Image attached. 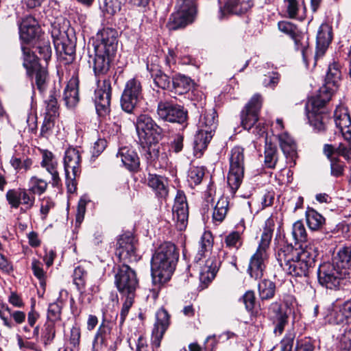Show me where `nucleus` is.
Returning a JSON list of instances; mask_svg holds the SVG:
<instances>
[{
	"label": "nucleus",
	"mask_w": 351,
	"mask_h": 351,
	"mask_svg": "<svg viewBox=\"0 0 351 351\" xmlns=\"http://www.w3.org/2000/svg\"><path fill=\"white\" fill-rule=\"evenodd\" d=\"M244 176L243 149L234 147L230 156V169L228 175V184L232 193L239 188Z\"/></svg>",
	"instance_id": "6e6552de"
},
{
	"label": "nucleus",
	"mask_w": 351,
	"mask_h": 351,
	"mask_svg": "<svg viewBox=\"0 0 351 351\" xmlns=\"http://www.w3.org/2000/svg\"><path fill=\"white\" fill-rule=\"evenodd\" d=\"M117 47V32L115 29L104 28L97 33L93 61V71L97 77L105 75L110 70Z\"/></svg>",
	"instance_id": "f257e3e1"
},
{
	"label": "nucleus",
	"mask_w": 351,
	"mask_h": 351,
	"mask_svg": "<svg viewBox=\"0 0 351 351\" xmlns=\"http://www.w3.org/2000/svg\"><path fill=\"white\" fill-rule=\"evenodd\" d=\"M173 220L179 231L185 230L188 224L189 207L185 194L178 191L172 208Z\"/></svg>",
	"instance_id": "2eb2a0df"
},
{
	"label": "nucleus",
	"mask_w": 351,
	"mask_h": 351,
	"mask_svg": "<svg viewBox=\"0 0 351 351\" xmlns=\"http://www.w3.org/2000/svg\"><path fill=\"white\" fill-rule=\"evenodd\" d=\"M330 264L344 275H348V270L351 268V249L348 247H341L334 255Z\"/></svg>",
	"instance_id": "b1692460"
},
{
	"label": "nucleus",
	"mask_w": 351,
	"mask_h": 351,
	"mask_svg": "<svg viewBox=\"0 0 351 351\" xmlns=\"http://www.w3.org/2000/svg\"><path fill=\"white\" fill-rule=\"evenodd\" d=\"M275 255L280 266L287 274L293 276L306 277L310 273L308 264L298 256V250L292 244L281 246Z\"/></svg>",
	"instance_id": "39448f33"
},
{
	"label": "nucleus",
	"mask_w": 351,
	"mask_h": 351,
	"mask_svg": "<svg viewBox=\"0 0 351 351\" xmlns=\"http://www.w3.org/2000/svg\"><path fill=\"white\" fill-rule=\"evenodd\" d=\"M21 50L23 52V66L26 69L28 75H31L32 69H36L40 64L38 62V58L32 51L30 48L24 44L21 45Z\"/></svg>",
	"instance_id": "c9c22d12"
},
{
	"label": "nucleus",
	"mask_w": 351,
	"mask_h": 351,
	"mask_svg": "<svg viewBox=\"0 0 351 351\" xmlns=\"http://www.w3.org/2000/svg\"><path fill=\"white\" fill-rule=\"evenodd\" d=\"M229 202L227 197H221L215 206L213 219L215 221L221 222L224 220L228 210Z\"/></svg>",
	"instance_id": "ea45409f"
},
{
	"label": "nucleus",
	"mask_w": 351,
	"mask_h": 351,
	"mask_svg": "<svg viewBox=\"0 0 351 351\" xmlns=\"http://www.w3.org/2000/svg\"><path fill=\"white\" fill-rule=\"evenodd\" d=\"M179 258L174 244L165 242L154 253L151 261V272L154 284H163L171 277Z\"/></svg>",
	"instance_id": "f03ea898"
},
{
	"label": "nucleus",
	"mask_w": 351,
	"mask_h": 351,
	"mask_svg": "<svg viewBox=\"0 0 351 351\" xmlns=\"http://www.w3.org/2000/svg\"><path fill=\"white\" fill-rule=\"evenodd\" d=\"M156 317V322L152 330V344L156 348H158L160 340L169 326V315L165 308H161L157 311Z\"/></svg>",
	"instance_id": "412c9836"
},
{
	"label": "nucleus",
	"mask_w": 351,
	"mask_h": 351,
	"mask_svg": "<svg viewBox=\"0 0 351 351\" xmlns=\"http://www.w3.org/2000/svg\"><path fill=\"white\" fill-rule=\"evenodd\" d=\"M42 160L40 166L44 168L51 176V185L58 187L61 185V178L58 171V162L54 154L47 149L41 151Z\"/></svg>",
	"instance_id": "aec40b11"
},
{
	"label": "nucleus",
	"mask_w": 351,
	"mask_h": 351,
	"mask_svg": "<svg viewBox=\"0 0 351 351\" xmlns=\"http://www.w3.org/2000/svg\"><path fill=\"white\" fill-rule=\"evenodd\" d=\"M116 254L124 263L136 262L140 256L136 253V241L132 235L121 236L117 241Z\"/></svg>",
	"instance_id": "dca6fc26"
},
{
	"label": "nucleus",
	"mask_w": 351,
	"mask_h": 351,
	"mask_svg": "<svg viewBox=\"0 0 351 351\" xmlns=\"http://www.w3.org/2000/svg\"><path fill=\"white\" fill-rule=\"evenodd\" d=\"M346 276L337 269L330 262L324 263L320 265L317 270V278L319 284L326 289H337L341 280Z\"/></svg>",
	"instance_id": "4468645a"
},
{
	"label": "nucleus",
	"mask_w": 351,
	"mask_h": 351,
	"mask_svg": "<svg viewBox=\"0 0 351 351\" xmlns=\"http://www.w3.org/2000/svg\"><path fill=\"white\" fill-rule=\"evenodd\" d=\"M332 40L331 31L327 25H322L317 35V44L328 46Z\"/></svg>",
	"instance_id": "4d7b16f0"
},
{
	"label": "nucleus",
	"mask_w": 351,
	"mask_h": 351,
	"mask_svg": "<svg viewBox=\"0 0 351 351\" xmlns=\"http://www.w3.org/2000/svg\"><path fill=\"white\" fill-rule=\"evenodd\" d=\"M274 227V219L268 218L265 221V225L258 248L250 260L247 271L250 276L256 280L260 279L263 276L265 262L269 257L267 251L272 238Z\"/></svg>",
	"instance_id": "7ed1b4c3"
},
{
	"label": "nucleus",
	"mask_w": 351,
	"mask_h": 351,
	"mask_svg": "<svg viewBox=\"0 0 351 351\" xmlns=\"http://www.w3.org/2000/svg\"><path fill=\"white\" fill-rule=\"evenodd\" d=\"M278 29L291 37L293 35L296 34V32L298 30L297 27L294 25L292 23L287 21H282L278 23Z\"/></svg>",
	"instance_id": "e2e57ef3"
},
{
	"label": "nucleus",
	"mask_w": 351,
	"mask_h": 351,
	"mask_svg": "<svg viewBox=\"0 0 351 351\" xmlns=\"http://www.w3.org/2000/svg\"><path fill=\"white\" fill-rule=\"evenodd\" d=\"M6 199L12 208H18L21 204L20 189L9 190L6 193Z\"/></svg>",
	"instance_id": "0e129e2a"
},
{
	"label": "nucleus",
	"mask_w": 351,
	"mask_h": 351,
	"mask_svg": "<svg viewBox=\"0 0 351 351\" xmlns=\"http://www.w3.org/2000/svg\"><path fill=\"white\" fill-rule=\"evenodd\" d=\"M40 27L36 20L28 16L23 19L19 27L20 38L23 44H28L33 40L39 34Z\"/></svg>",
	"instance_id": "4be33fe9"
},
{
	"label": "nucleus",
	"mask_w": 351,
	"mask_h": 351,
	"mask_svg": "<svg viewBox=\"0 0 351 351\" xmlns=\"http://www.w3.org/2000/svg\"><path fill=\"white\" fill-rule=\"evenodd\" d=\"M298 254L304 263L308 264V268L311 269L315 264V258L318 256V250L314 245L309 244L300 251L298 250Z\"/></svg>",
	"instance_id": "e433bc0d"
},
{
	"label": "nucleus",
	"mask_w": 351,
	"mask_h": 351,
	"mask_svg": "<svg viewBox=\"0 0 351 351\" xmlns=\"http://www.w3.org/2000/svg\"><path fill=\"white\" fill-rule=\"evenodd\" d=\"M225 243L230 248L239 249L242 245L240 233L233 231L228 234L225 238Z\"/></svg>",
	"instance_id": "13d9d810"
},
{
	"label": "nucleus",
	"mask_w": 351,
	"mask_h": 351,
	"mask_svg": "<svg viewBox=\"0 0 351 351\" xmlns=\"http://www.w3.org/2000/svg\"><path fill=\"white\" fill-rule=\"evenodd\" d=\"M64 174L67 189L69 192L75 190V179L81 172V156L77 149L69 148L63 159Z\"/></svg>",
	"instance_id": "9d476101"
},
{
	"label": "nucleus",
	"mask_w": 351,
	"mask_h": 351,
	"mask_svg": "<svg viewBox=\"0 0 351 351\" xmlns=\"http://www.w3.org/2000/svg\"><path fill=\"white\" fill-rule=\"evenodd\" d=\"M204 176V169L203 167H193L188 173V182L192 185H197L200 184Z\"/></svg>",
	"instance_id": "5fc2aeb1"
},
{
	"label": "nucleus",
	"mask_w": 351,
	"mask_h": 351,
	"mask_svg": "<svg viewBox=\"0 0 351 351\" xmlns=\"http://www.w3.org/2000/svg\"><path fill=\"white\" fill-rule=\"evenodd\" d=\"M326 114L324 113H307L310 124L317 131L325 130Z\"/></svg>",
	"instance_id": "de8ad7c7"
},
{
	"label": "nucleus",
	"mask_w": 351,
	"mask_h": 351,
	"mask_svg": "<svg viewBox=\"0 0 351 351\" xmlns=\"http://www.w3.org/2000/svg\"><path fill=\"white\" fill-rule=\"evenodd\" d=\"M152 121V117L147 114H143L138 117L136 122V129L138 137L146 136L145 131L147 130Z\"/></svg>",
	"instance_id": "09e8293b"
},
{
	"label": "nucleus",
	"mask_w": 351,
	"mask_h": 351,
	"mask_svg": "<svg viewBox=\"0 0 351 351\" xmlns=\"http://www.w3.org/2000/svg\"><path fill=\"white\" fill-rule=\"evenodd\" d=\"M314 348L311 339L306 337L297 341L295 351H313Z\"/></svg>",
	"instance_id": "69168bd1"
},
{
	"label": "nucleus",
	"mask_w": 351,
	"mask_h": 351,
	"mask_svg": "<svg viewBox=\"0 0 351 351\" xmlns=\"http://www.w3.org/2000/svg\"><path fill=\"white\" fill-rule=\"evenodd\" d=\"M33 72L36 73V84L37 88L40 92H43L46 88L48 72L46 68L41 64L36 69H32L31 74Z\"/></svg>",
	"instance_id": "a18cd8bd"
},
{
	"label": "nucleus",
	"mask_w": 351,
	"mask_h": 351,
	"mask_svg": "<svg viewBox=\"0 0 351 351\" xmlns=\"http://www.w3.org/2000/svg\"><path fill=\"white\" fill-rule=\"evenodd\" d=\"M58 93L55 89L50 90L49 98L45 100L46 115L56 117L58 114Z\"/></svg>",
	"instance_id": "c03bdc74"
},
{
	"label": "nucleus",
	"mask_w": 351,
	"mask_h": 351,
	"mask_svg": "<svg viewBox=\"0 0 351 351\" xmlns=\"http://www.w3.org/2000/svg\"><path fill=\"white\" fill-rule=\"evenodd\" d=\"M306 219L308 226L313 230L319 229L325 221L324 217L313 208L306 210Z\"/></svg>",
	"instance_id": "a19ab883"
},
{
	"label": "nucleus",
	"mask_w": 351,
	"mask_h": 351,
	"mask_svg": "<svg viewBox=\"0 0 351 351\" xmlns=\"http://www.w3.org/2000/svg\"><path fill=\"white\" fill-rule=\"evenodd\" d=\"M278 160L277 149L271 144H266L265 150V165L268 168H274Z\"/></svg>",
	"instance_id": "49530a36"
},
{
	"label": "nucleus",
	"mask_w": 351,
	"mask_h": 351,
	"mask_svg": "<svg viewBox=\"0 0 351 351\" xmlns=\"http://www.w3.org/2000/svg\"><path fill=\"white\" fill-rule=\"evenodd\" d=\"M68 295L67 291L62 289L60 291L59 297L56 302L51 303L49 305L47 311L48 322H54L60 319L61 315L62 306L64 300Z\"/></svg>",
	"instance_id": "473e14b6"
},
{
	"label": "nucleus",
	"mask_w": 351,
	"mask_h": 351,
	"mask_svg": "<svg viewBox=\"0 0 351 351\" xmlns=\"http://www.w3.org/2000/svg\"><path fill=\"white\" fill-rule=\"evenodd\" d=\"M337 63L329 65L326 76L325 84L322 87V92L335 93L341 80V72Z\"/></svg>",
	"instance_id": "bb28decb"
},
{
	"label": "nucleus",
	"mask_w": 351,
	"mask_h": 351,
	"mask_svg": "<svg viewBox=\"0 0 351 351\" xmlns=\"http://www.w3.org/2000/svg\"><path fill=\"white\" fill-rule=\"evenodd\" d=\"M334 121L339 132L349 144L348 148L345 145L340 144L337 147V151L346 160H349L351 159V120L347 108L343 106H337L334 112Z\"/></svg>",
	"instance_id": "0eeeda50"
},
{
	"label": "nucleus",
	"mask_w": 351,
	"mask_h": 351,
	"mask_svg": "<svg viewBox=\"0 0 351 351\" xmlns=\"http://www.w3.org/2000/svg\"><path fill=\"white\" fill-rule=\"evenodd\" d=\"M261 97L254 95L241 112V125L244 129L250 130L258 119V112L261 108Z\"/></svg>",
	"instance_id": "6ab92c4d"
},
{
	"label": "nucleus",
	"mask_w": 351,
	"mask_h": 351,
	"mask_svg": "<svg viewBox=\"0 0 351 351\" xmlns=\"http://www.w3.org/2000/svg\"><path fill=\"white\" fill-rule=\"evenodd\" d=\"M125 300L124 303L123 304V306H122V308H121V313H120V324H122L124 322V321L128 314L130 308H131V306L133 304L134 298L135 296H125Z\"/></svg>",
	"instance_id": "338daca9"
},
{
	"label": "nucleus",
	"mask_w": 351,
	"mask_h": 351,
	"mask_svg": "<svg viewBox=\"0 0 351 351\" xmlns=\"http://www.w3.org/2000/svg\"><path fill=\"white\" fill-rule=\"evenodd\" d=\"M51 36L57 52L60 55L67 56L68 58H65L69 62L72 61L74 59L75 46L74 43L68 38L66 32L54 27L51 30Z\"/></svg>",
	"instance_id": "a211bd4d"
},
{
	"label": "nucleus",
	"mask_w": 351,
	"mask_h": 351,
	"mask_svg": "<svg viewBox=\"0 0 351 351\" xmlns=\"http://www.w3.org/2000/svg\"><path fill=\"white\" fill-rule=\"evenodd\" d=\"M191 82V80L189 77L182 75H176L172 78L170 90L178 95H182L189 90Z\"/></svg>",
	"instance_id": "f704fd0d"
},
{
	"label": "nucleus",
	"mask_w": 351,
	"mask_h": 351,
	"mask_svg": "<svg viewBox=\"0 0 351 351\" xmlns=\"http://www.w3.org/2000/svg\"><path fill=\"white\" fill-rule=\"evenodd\" d=\"M81 332L80 328L73 326L70 331V335L68 336L67 339L71 348L73 350H77L80 341Z\"/></svg>",
	"instance_id": "052dcab7"
},
{
	"label": "nucleus",
	"mask_w": 351,
	"mask_h": 351,
	"mask_svg": "<svg viewBox=\"0 0 351 351\" xmlns=\"http://www.w3.org/2000/svg\"><path fill=\"white\" fill-rule=\"evenodd\" d=\"M100 8L104 14L112 16L121 10V3L118 0H103Z\"/></svg>",
	"instance_id": "6e6d98bb"
},
{
	"label": "nucleus",
	"mask_w": 351,
	"mask_h": 351,
	"mask_svg": "<svg viewBox=\"0 0 351 351\" xmlns=\"http://www.w3.org/2000/svg\"><path fill=\"white\" fill-rule=\"evenodd\" d=\"M280 146L283 152L287 162L290 164V167L295 165L297 158L296 145L292 138L286 132L278 135Z\"/></svg>",
	"instance_id": "5701e85b"
},
{
	"label": "nucleus",
	"mask_w": 351,
	"mask_h": 351,
	"mask_svg": "<svg viewBox=\"0 0 351 351\" xmlns=\"http://www.w3.org/2000/svg\"><path fill=\"white\" fill-rule=\"evenodd\" d=\"M217 125V114L213 108L202 110L198 123L197 131L194 140V152L200 156L207 148Z\"/></svg>",
	"instance_id": "20e7f679"
},
{
	"label": "nucleus",
	"mask_w": 351,
	"mask_h": 351,
	"mask_svg": "<svg viewBox=\"0 0 351 351\" xmlns=\"http://www.w3.org/2000/svg\"><path fill=\"white\" fill-rule=\"evenodd\" d=\"M143 98L141 82L136 78H132L125 83L121 97V106L125 112L132 113Z\"/></svg>",
	"instance_id": "9b49d317"
},
{
	"label": "nucleus",
	"mask_w": 351,
	"mask_h": 351,
	"mask_svg": "<svg viewBox=\"0 0 351 351\" xmlns=\"http://www.w3.org/2000/svg\"><path fill=\"white\" fill-rule=\"evenodd\" d=\"M258 293L261 300H269L274 297L276 291L275 284L269 280H263L259 282Z\"/></svg>",
	"instance_id": "37998d69"
},
{
	"label": "nucleus",
	"mask_w": 351,
	"mask_h": 351,
	"mask_svg": "<svg viewBox=\"0 0 351 351\" xmlns=\"http://www.w3.org/2000/svg\"><path fill=\"white\" fill-rule=\"evenodd\" d=\"M87 277V271L82 266H77L75 268L73 274V282L80 294H82L85 291Z\"/></svg>",
	"instance_id": "58836bf2"
},
{
	"label": "nucleus",
	"mask_w": 351,
	"mask_h": 351,
	"mask_svg": "<svg viewBox=\"0 0 351 351\" xmlns=\"http://www.w3.org/2000/svg\"><path fill=\"white\" fill-rule=\"evenodd\" d=\"M339 343L343 351L351 350V329L345 330L339 337Z\"/></svg>",
	"instance_id": "774afa93"
},
{
	"label": "nucleus",
	"mask_w": 351,
	"mask_h": 351,
	"mask_svg": "<svg viewBox=\"0 0 351 351\" xmlns=\"http://www.w3.org/2000/svg\"><path fill=\"white\" fill-rule=\"evenodd\" d=\"M114 278L116 287L123 296H135L138 280L134 269L124 263L119 267Z\"/></svg>",
	"instance_id": "1a4fd4ad"
},
{
	"label": "nucleus",
	"mask_w": 351,
	"mask_h": 351,
	"mask_svg": "<svg viewBox=\"0 0 351 351\" xmlns=\"http://www.w3.org/2000/svg\"><path fill=\"white\" fill-rule=\"evenodd\" d=\"M324 152L330 161L331 174L335 177L341 176L344 166L339 162L337 156H342L343 157V156L338 153L337 147L335 148L330 145H324Z\"/></svg>",
	"instance_id": "c756f323"
},
{
	"label": "nucleus",
	"mask_w": 351,
	"mask_h": 351,
	"mask_svg": "<svg viewBox=\"0 0 351 351\" xmlns=\"http://www.w3.org/2000/svg\"><path fill=\"white\" fill-rule=\"evenodd\" d=\"M56 336L55 324L53 322H47L45 325V328L42 335L43 340L45 345L50 344Z\"/></svg>",
	"instance_id": "bf43d9fd"
},
{
	"label": "nucleus",
	"mask_w": 351,
	"mask_h": 351,
	"mask_svg": "<svg viewBox=\"0 0 351 351\" xmlns=\"http://www.w3.org/2000/svg\"><path fill=\"white\" fill-rule=\"evenodd\" d=\"M157 114L162 120L180 124L185 123L187 119V113L182 106L169 101L158 102Z\"/></svg>",
	"instance_id": "ddd939ff"
},
{
	"label": "nucleus",
	"mask_w": 351,
	"mask_h": 351,
	"mask_svg": "<svg viewBox=\"0 0 351 351\" xmlns=\"http://www.w3.org/2000/svg\"><path fill=\"white\" fill-rule=\"evenodd\" d=\"M291 233L295 243L306 241L307 234L304 223L301 221H297L293 223Z\"/></svg>",
	"instance_id": "8fccbe9b"
},
{
	"label": "nucleus",
	"mask_w": 351,
	"mask_h": 351,
	"mask_svg": "<svg viewBox=\"0 0 351 351\" xmlns=\"http://www.w3.org/2000/svg\"><path fill=\"white\" fill-rule=\"evenodd\" d=\"M197 0H177L178 10L173 13L167 26L170 30H176L191 23L197 12Z\"/></svg>",
	"instance_id": "423d86ee"
},
{
	"label": "nucleus",
	"mask_w": 351,
	"mask_h": 351,
	"mask_svg": "<svg viewBox=\"0 0 351 351\" xmlns=\"http://www.w3.org/2000/svg\"><path fill=\"white\" fill-rule=\"evenodd\" d=\"M334 93L329 91L322 92V88L319 90V95L316 97H312L306 104L307 113H324L322 108L327 101H328Z\"/></svg>",
	"instance_id": "2f4dec72"
},
{
	"label": "nucleus",
	"mask_w": 351,
	"mask_h": 351,
	"mask_svg": "<svg viewBox=\"0 0 351 351\" xmlns=\"http://www.w3.org/2000/svg\"><path fill=\"white\" fill-rule=\"evenodd\" d=\"M200 250H199L195 259L199 261L204 256V253L211 249L213 245L212 237L210 233L205 232L199 241Z\"/></svg>",
	"instance_id": "864d4df0"
},
{
	"label": "nucleus",
	"mask_w": 351,
	"mask_h": 351,
	"mask_svg": "<svg viewBox=\"0 0 351 351\" xmlns=\"http://www.w3.org/2000/svg\"><path fill=\"white\" fill-rule=\"evenodd\" d=\"M145 136H139L140 143L143 149L147 152V158L154 160L159 156L158 143L162 138V129L153 120L150 123Z\"/></svg>",
	"instance_id": "f8f14e48"
},
{
	"label": "nucleus",
	"mask_w": 351,
	"mask_h": 351,
	"mask_svg": "<svg viewBox=\"0 0 351 351\" xmlns=\"http://www.w3.org/2000/svg\"><path fill=\"white\" fill-rule=\"evenodd\" d=\"M117 157L120 158L123 166L130 171H136L138 169L140 161L137 154L132 149L128 147L119 149Z\"/></svg>",
	"instance_id": "c85d7f7f"
},
{
	"label": "nucleus",
	"mask_w": 351,
	"mask_h": 351,
	"mask_svg": "<svg viewBox=\"0 0 351 351\" xmlns=\"http://www.w3.org/2000/svg\"><path fill=\"white\" fill-rule=\"evenodd\" d=\"M112 88L110 82L104 80L95 91V109L100 117H105L110 112Z\"/></svg>",
	"instance_id": "f3484780"
},
{
	"label": "nucleus",
	"mask_w": 351,
	"mask_h": 351,
	"mask_svg": "<svg viewBox=\"0 0 351 351\" xmlns=\"http://www.w3.org/2000/svg\"><path fill=\"white\" fill-rule=\"evenodd\" d=\"M154 83L156 86L162 89H170L171 80L168 75L158 70L152 74Z\"/></svg>",
	"instance_id": "603ef678"
},
{
	"label": "nucleus",
	"mask_w": 351,
	"mask_h": 351,
	"mask_svg": "<svg viewBox=\"0 0 351 351\" xmlns=\"http://www.w3.org/2000/svg\"><path fill=\"white\" fill-rule=\"evenodd\" d=\"M291 38L294 40L295 49L302 52L303 58L306 60L308 47V35L298 30Z\"/></svg>",
	"instance_id": "79ce46f5"
},
{
	"label": "nucleus",
	"mask_w": 351,
	"mask_h": 351,
	"mask_svg": "<svg viewBox=\"0 0 351 351\" xmlns=\"http://www.w3.org/2000/svg\"><path fill=\"white\" fill-rule=\"evenodd\" d=\"M147 184L160 197H166L168 194L167 181L160 176L149 174Z\"/></svg>",
	"instance_id": "72a5a7b5"
},
{
	"label": "nucleus",
	"mask_w": 351,
	"mask_h": 351,
	"mask_svg": "<svg viewBox=\"0 0 351 351\" xmlns=\"http://www.w3.org/2000/svg\"><path fill=\"white\" fill-rule=\"evenodd\" d=\"M333 322L337 324L351 321V300L346 301L333 314Z\"/></svg>",
	"instance_id": "4c0bfd02"
},
{
	"label": "nucleus",
	"mask_w": 351,
	"mask_h": 351,
	"mask_svg": "<svg viewBox=\"0 0 351 351\" xmlns=\"http://www.w3.org/2000/svg\"><path fill=\"white\" fill-rule=\"evenodd\" d=\"M63 99L68 108H74L79 101L78 80L75 77H71L66 86Z\"/></svg>",
	"instance_id": "7c9ffc66"
},
{
	"label": "nucleus",
	"mask_w": 351,
	"mask_h": 351,
	"mask_svg": "<svg viewBox=\"0 0 351 351\" xmlns=\"http://www.w3.org/2000/svg\"><path fill=\"white\" fill-rule=\"evenodd\" d=\"M284 9L289 18L303 20L306 16L303 0H284Z\"/></svg>",
	"instance_id": "cd10ccee"
},
{
	"label": "nucleus",
	"mask_w": 351,
	"mask_h": 351,
	"mask_svg": "<svg viewBox=\"0 0 351 351\" xmlns=\"http://www.w3.org/2000/svg\"><path fill=\"white\" fill-rule=\"evenodd\" d=\"M219 3L220 5L221 17L224 16L226 14H243L247 12L252 5L251 1L243 0H228L224 3L223 6L221 5V0H219Z\"/></svg>",
	"instance_id": "a878e982"
},
{
	"label": "nucleus",
	"mask_w": 351,
	"mask_h": 351,
	"mask_svg": "<svg viewBox=\"0 0 351 351\" xmlns=\"http://www.w3.org/2000/svg\"><path fill=\"white\" fill-rule=\"evenodd\" d=\"M39 57L38 59H43L45 63L50 60L51 56V49L49 43H40L37 47Z\"/></svg>",
	"instance_id": "680f3d73"
},
{
	"label": "nucleus",
	"mask_w": 351,
	"mask_h": 351,
	"mask_svg": "<svg viewBox=\"0 0 351 351\" xmlns=\"http://www.w3.org/2000/svg\"><path fill=\"white\" fill-rule=\"evenodd\" d=\"M270 310L274 314L273 317V323L275 325L274 332L276 335H280L288 322V317L291 310L289 309V312H288V309L285 310L278 303H273L271 305Z\"/></svg>",
	"instance_id": "393cba45"
},
{
	"label": "nucleus",
	"mask_w": 351,
	"mask_h": 351,
	"mask_svg": "<svg viewBox=\"0 0 351 351\" xmlns=\"http://www.w3.org/2000/svg\"><path fill=\"white\" fill-rule=\"evenodd\" d=\"M47 185L45 180L33 176L29 180V191L34 194L41 195L46 191Z\"/></svg>",
	"instance_id": "3c124183"
}]
</instances>
